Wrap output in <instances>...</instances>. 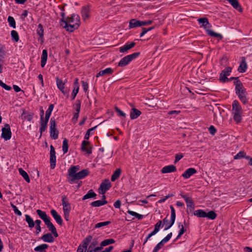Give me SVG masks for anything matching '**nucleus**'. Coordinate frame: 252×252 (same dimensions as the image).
Segmentation results:
<instances>
[{"label":"nucleus","mask_w":252,"mask_h":252,"mask_svg":"<svg viewBox=\"0 0 252 252\" xmlns=\"http://www.w3.org/2000/svg\"><path fill=\"white\" fill-rule=\"evenodd\" d=\"M80 17L78 15L72 14L70 17H67L61 21V26L69 32L78 29L80 25Z\"/></svg>","instance_id":"f257e3e1"},{"label":"nucleus","mask_w":252,"mask_h":252,"mask_svg":"<svg viewBox=\"0 0 252 252\" xmlns=\"http://www.w3.org/2000/svg\"><path fill=\"white\" fill-rule=\"evenodd\" d=\"M234 83L235 85V93L238 95L239 98L244 104L247 103L248 102L247 98L248 94L242 83L240 81H234Z\"/></svg>","instance_id":"f03ea898"},{"label":"nucleus","mask_w":252,"mask_h":252,"mask_svg":"<svg viewBox=\"0 0 252 252\" xmlns=\"http://www.w3.org/2000/svg\"><path fill=\"white\" fill-rule=\"evenodd\" d=\"M197 21L199 24H202L200 27H203L205 30L206 32L209 36L219 38L220 39H221L223 38L221 34L215 32L210 30V28H211L212 26L207 18H199Z\"/></svg>","instance_id":"7ed1b4c3"},{"label":"nucleus","mask_w":252,"mask_h":252,"mask_svg":"<svg viewBox=\"0 0 252 252\" xmlns=\"http://www.w3.org/2000/svg\"><path fill=\"white\" fill-rule=\"evenodd\" d=\"M242 109L239 102L237 100H234L232 104V114L233 118L236 123H240L242 121Z\"/></svg>","instance_id":"20e7f679"},{"label":"nucleus","mask_w":252,"mask_h":252,"mask_svg":"<svg viewBox=\"0 0 252 252\" xmlns=\"http://www.w3.org/2000/svg\"><path fill=\"white\" fill-rule=\"evenodd\" d=\"M140 55L139 52H135L122 58L118 63V66L123 67L127 65L132 60L136 58Z\"/></svg>","instance_id":"39448f33"},{"label":"nucleus","mask_w":252,"mask_h":252,"mask_svg":"<svg viewBox=\"0 0 252 252\" xmlns=\"http://www.w3.org/2000/svg\"><path fill=\"white\" fill-rule=\"evenodd\" d=\"M79 170V166H71V167L68 170V175L67 180L68 182L70 184L74 183V179L75 175L77 174V172Z\"/></svg>","instance_id":"423d86ee"},{"label":"nucleus","mask_w":252,"mask_h":252,"mask_svg":"<svg viewBox=\"0 0 252 252\" xmlns=\"http://www.w3.org/2000/svg\"><path fill=\"white\" fill-rule=\"evenodd\" d=\"M93 237L91 235L87 236L82 242L81 244L78 246L77 252H87V250L89 244L92 240Z\"/></svg>","instance_id":"0eeeda50"},{"label":"nucleus","mask_w":252,"mask_h":252,"mask_svg":"<svg viewBox=\"0 0 252 252\" xmlns=\"http://www.w3.org/2000/svg\"><path fill=\"white\" fill-rule=\"evenodd\" d=\"M50 136L52 139L55 140L58 138L59 131L56 128V124L54 119L51 118L50 122Z\"/></svg>","instance_id":"6e6552de"},{"label":"nucleus","mask_w":252,"mask_h":252,"mask_svg":"<svg viewBox=\"0 0 252 252\" xmlns=\"http://www.w3.org/2000/svg\"><path fill=\"white\" fill-rule=\"evenodd\" d=\"M1 137L5 140H9L11 137L12 133L11 131L10 126L8 124L4 125V127L1 129Z\"/></svg>","instance_id":"1a4fd4ad"},{"label":"nucleus","mask_w":252,"mask_h":252,"mask_svg":"<svg viewBox=\"0 0 252 252\" xmlns=\"http://www.w3.org/2000/svg\"><path fill=\"white\" fill-rule=\"evenodd\" d=\"M111 188V183L109 180L105 179L102 182L98 189L99 192L100 194H104L105 192Z\"/></svg>","instance_id":"9d476101"},{"label":"nucleus","mask_w":252,"mask_h":252,"mask_svg":"<svg viewBox=\"0 0 252 252\" xmlns=\"http://www.w3.org/2000/svg\"><path fill=\"white\" fill-rule=\"evenodd\" d=\"M50 162L51 168L53 169L55 168L56 163V152L53 145H50Z\"/></svg>","instance_id":"9b49d317"},{"label":"nucleus","mask_w":252,"mask_h":252,"mask_svg":"<svg viewBox=\"0 0 252 252\" xmlns=\"http://www.w3.org/2000/svg\"><path fill=\"white\" fill-rule=\"evenodd\" d=\"M56 80L58 88L62 92V93L64 95H66L68 97L69 90L65 89L64 88L65 82H63V81L61 79H59V78L58 77H56Z\"/></svg>","instance_id":"f8f14e48"},{"label":"nucleus","mask_w":252,"mask_h":252,"mask_svg":"<svg viewBox=\"0 0 252 252\" xmlns=\"http://www.w3.org/2000/svg\"><path fill=\"white\" fill-rule=\"evenodd\" d=\"M62 201L64 214H67L69 213L71 210V205L68 201L67 197L63 196Z\"/></svg>","instance_id":"ddd939ff"},{"label":"nucleus","mask_w":252,"mask_h":252,"mask_svg":"<svg viewBox=\"0 0 252 252\" xmlns=\"http://www.w3.org/2000/svg\"><path fill=\"white\" fill-rule=\"evenodd\" d=\"M162 227H163L162 221H158V222L155 225L154 230L146 237V240H148L152 236L156 234L159 231L160 228Z\"/></svg>","instance_id":"4468645a"},{"label":"nucleus","mask_w":252,"mask_h":252,"mask_svg":"<svg viewBox=\"0 0 252 252\" xmlns=\"http://www.w3.org/2000/svg\"><path fill=\"white\" fill-rule=\"evenodd\" d=\"M90 174V171L88 169H83L81 170V171L77 173L76 175H75V177L74 179V183H77L76 182V180H78L80 179H83L85 178L86 176L89 175Z\"/></svg>","instance_id":"2eb2a0df"},{"label":"nucleus","mask_w":252,"mask_h":252,"mask_svg":"<svg viewBox=\"0 0 252 252\" xmlns=\"http://www.w3.org/2000/svg\"><path fill=\"white\" fill-rule=\"evenodd\" d=\"M180 195L182 198H183L185 199L188 208H189L190 209H194V204L193 202L192 199L190 197L183 193H181Z\"/></svg>","instance_id":"dca6fc26"},{"label":"nucleus","mask_w":252,"mask_h":252,"mask_svg":"<svg viewBox=\"0 0 252 252\" xmlns=\"http://www.w3.org/2000/svg\"><path fill=\"white\" fill-rule=\"evenodd\" d=\"M170 209H171V220H170V223L169 225L167 226L166 228H164V230H166L168 229H169L174 223L175 218H176V213H175V210L174 208V207L171 205L170 206Z\"/></svg>","instance_id":"f3484780"},{"label":"nucleus","mask_w":252,"mask_h":252,"mask_svg":"<svg viewBox=\"0 0 252 252\" xmlns=\"http://www.w3.org/2000/svg\"><path fill=\"white\" fill-rule=\"evenodd\" d=\"M45 223L48 228L49 230L50 231L53 233V235L55 237H58V234L57 233L56 228H55L53 224L51 222L50 219L48 220L47 221H46V222H45Z\"/></svg>","instance_id":"a211bd4d"},{"label":"nucleus","mask_w":252,"mask_h":252,"mask_svg":"<svg viewBox=\"0 0 252 252\" xmlns=\"http://www.w3.org/2000/svg\"><path fill=\"white\" fill-rule=\"evenodd\" d=\"M241 59V62L238 67V70L239 72L244 73L247 70V64L245 57H243Z\"/></svg>","instance_id":"6ab92c4d"},{"label":"nucleus","mask_w":252,"mask_h":252,"mask_svg":"<svg viewBox=\"0 0 252 252\" xmlns=\"http://www.w3.org/2000/svg\"><path fill=\"white\" fill-rule=\"evenodd\" d=\"M196 170L195 168H189L187 169L182 174V176L185 179H188L191 176L196 173Z\"/></svg>","instance_id":"aec40b11"},{"label":"nucleus","mask_w":252,"mask_h":252,"mask_svg":"<svg viewBox=\"0 0 252 252\" xmlns=\"http://www.w3.org/2000/svg\"><path fill=\"white\" fill-rule=\"evenodd\" d=\"M135 45V43L131 42L129 43H127L123 46L120 48L119 51L121 53H124L127 52L128 50L130 49Z\"/></svg>","instance_id":"412c9836"},{"label":"nucleus","mask_w":252,"mask_h":252,"mask_svg":"<svg viewBox=\"0 0 252 252\" xmlns=\"http://www.w3.org/2000/svg\"><path fill=\"white\" fill-rule=\"evenodd\" d=\"M89 141L84 140L82 141L81 145V149L83 151L86 152L88 155L92 154V148L91 147H88L89 144Z\"/></svg>","instance_id":"4be33fe9"},{"label":"nucleus","mask_w":252,"mask_h":252,"mask_svg":"<svg viewBox=\"0 0 252 252\" xmlns=\"http://www.w3.org/2000/svg\"><path fill=\"white\" fill-rule=\"evenodd\" d=\"M90 7L88 5L83 6L81 10L82 17L84 20H86L90 17Z\"/></svg>","instance_id":"5701e85b"},{"label":"nucleus","mask_w":252,"mask_h":252,"mask_svg":"<svg viewBox=\"0 0 252 252\" xmlns=\"http://www.w3.org/2000/svg\"><path fill=\"white\" fill-rule=\"evenodd\" d=\"M51 214L57 222L61 225H62L63 220L61 217L58 214L57 211L54 209H52L51 210Z\"/></svg>","instance_id":"b1692460"},{"label":"nucleus","mask_w":252,"mask_h":252,"mask_svg":"<svg viewBox=\"0 0 252 252\" xmlns=\"http://www.w3.org/2000/svg\"><path fill=\"white\" fill-rule=\"evenodd\" d=\"M176 171V166L174 165H169L163 167L161 170L162 173L174 172Z\"/></svg>","instance_id":"393cba45"},{"label":"nucleus","mask_w":252,"mask_h":252,"mask_svg":"<svg viewBox=\"0 0 252 252\" xmlns=\"http://www.w3.org/2000/svg\"><path fill=\"white\" fill-rule=\"evenodd\" d=\"M141 114V112L140 110L133 107L131 109L130 113V117L131 120L136 119Z\"/></svg>","instance_id":"a878e982"},{"label":"nucleus","mask_w":252,"mask_h":252,"mask_svg":"<svg viewBox=\"0 0 252 252\" xmlns=\"http://www.w3.org/2000/svg\"><path fill=\"white\" fill-rule=\"evenodd\" d=\"M41 238L44 242H45L53 243L54 241V238L53 236L50 233H48L43 235Z\"/></svg>","instance_id":"bb28decb"},{"label":"nucleus","mask_w":252,"mask_h":252,"mask_svg":"<svg viewBox=\"0 0 252 252\" xmlns=\"http://www.w3.org/2000/svg\"><path fill=\"white\" fill-rule=\"evenodd\" d=\"M36 213L45 223L50 220V218L47 215L45 212H43L41 210L37 209L36 210Z\"/></svg>","instance_id":"cd10ccee"},{"label":"nucleus","mask_w":252,"mask_h":252,"mask_svg":"<svg viewBox=\"0 0 252 252\" xmlns=\"http://www.w3.org/2000/svg\"><path fill=\"white\" fill-rule=\"evenodd\" d=\"M113 69L110 67L107 68L104 70L100 71L96 75V77L103 76L105 74H112L113 73Z\"/></svg>","instance_id":"c85d7f7f"},{"label":"nucleus","mask_w":252,"mask_h":252,"mask_svg":"<svg viewBox=\"0 0 252 252\" xmlns=\"http://www.w3.org/2000/svg\"><path fill=\"white\" fill-rule=\"evenodd\" d=\"M228 1L232 7L238 10L239 11H242V8L240 4L239 3L238 0H226Z\"/></svg>","instance_id":"c756f323"},{"label":"nucleus","mask_w":252,"mask_h":252,"mask_svg":"<svg viewBox=\"0 0 252 252\" xmlns=\"http://www.w3.org/2000/svg\"><path fill=\"white\" fill-rule=\"evenodd\" d=\"M47 51L44 49L42 51V54L41 58V66L42 67H44L47 62Z\"/></svg>","instance_id":"7c9ffc66"},{"label":"nucleus","mask_w":252,"mask_h":252,"mask_svg":"<svg viewBox=\"0 0 252 252\" xmlns=\"http://www.w3.org/2000/svg\"><path fill=\"white\" fill-rule=\"evenodd\" d=\"M141 21L137 20L135 19H133L130 20L129 27L130 28H134L137 27L141 26Z\"/></svg>","instance_id":"2f4dec72"},{"label":"nucleus","mask_w":252,"mask_h":252,"mask_svg":"<svg viewBox=\"0 0 252 252\" xmlns=\"http://www.w3.org/2000/svg\"><path fill=\"white\" fill-rule=\"evenodd\" d=\"M48 120H46V119H40V129H39V130H40V132L41 133V135L42 134V132H44L46 127H47V123L48 122Z\"/></svg>","instance_id":"473e14b6"},{"label":"nucleus","mask_w":252,"mask_h":252,"mask_svg":"<svg viewBox=\"0 0 252 252\" xmlns=\"http://www.w3.org/2000/svg\"><path fill=\"white\" fill-rule=\"evenodd\" d=\"M122 170L120 168L117 169L111 176V180L112 182L115 181L120 177Z\"/></svg>","instance_id":"72a5a7b5"},{"label":"nucleus","mask_w":252,"mask_h":252,"mask_svg":"<svg viewBox=\"0 0 252 252\" xmlns=\"http://www.w3.org/2000/svg\"><path fill=\"white\" fill-rule=\"evenodd\" d=\"M96 196V193L93 189H90L88 191L87 193L85 194L82 198V200H84L90 198H94Z\"/></svg>","instance_id":"f704fd0d"},{"label":"nucleus","mask_w":252,"mask_h":252,"mask_svg":"<svg viewBox=\"0 0 252 252\" xmlns=\"http://www.w3.org/2000/svg\"><path fill=\"white\" fill-rule=\"evenodd\" d=\"M48 247V245L46 244H43L40 245L36 247H35L34 250L35 252H46V249Z\"/></svg>","instance_id":"c9c22d12"},{"label":"nucleus","mask_w":252,"mask_h":252,"mask_svg":"<svg viewBox=\"0 0 252 252\" xmlns=\"http://www.w3.org/2000/svg\"><path fill=\"white\" fill-rule=\"evenodd\" d=\"M107 203V201L106 200H96L92 202L91 204V206L93 207H99Z\"/></svg>","instance_id":"e433bc0d"},{"label":"nucleus","mask_w":252,"mask_h":252,"mask_svg":"<svg viewBox=\"0 0 252 252\" xmlns=\"http://www.w3.org/2000/svg\"><path fill=\"white\" fill-rule=\"evenodd\" d=\"M25 220L28 223L30 228H32L34 226L35 223L33 219L29 215H25Z\"/></svg>","instance_id":"4c0bfd02"},{"label":"nucleus","mask_w":252,"mask_h":252,"mask_svg":"<svg viewBox=\"0 0 252 252\" xmlns=\"http://www.w3.org/2000/svg\"><path fill=\"white\" fill-rule=\"evenodd\" d=\"M19 172L20 175L24 178L26 182H30V179L28 173L24 171L22 168L19 169Z\"/></svg>","instance_id":"58836bf2"},{"label":"nucleus","mask_w":252,"mask_h":252,"mask_svg":"<svg viewBox=\"0 0 252 252\" xmlns=\"http://www.w3.org/2000/svg\"><path fill=\"white\" fill-rule=\"evenodd\" d=\"M194 215L200 218H205L206 217V213L203 210H197L194 211Z\"/></svg>","instance_id":"ea45409f"},{"label":"nucleus","mask_w":252,"mask_h":252,"mask_svg":"<svg viewBox=\"0 0 252 252\" xmlns=\"http://www.w3.org/2000/svg\"><path fill=\"white\" fill-rule=\"evenodd\" d=\"M37 34L39 36L40 38L42 40L44 35V30L43 26L41 24L38 25V29L36 31Z\"/></svg>","instance_id":"a19ab883"},{"label":"nucleus","mask_w":252,"mask_h":252,"mask_svg":"<svg viewBox=\"0 0 252 252\" xmlns=\"http://www.w3.org/2000/svg\"><path fill=\"white\" fill-rule=\"evenodd\" d=\"M53 108H54V104H50L49 105L48 109L46 111L45 117V119L49 120Z\"/></svg>","instance_id":"79ce46f5"},{"label":"nucleus","mask_w":252,"mask_h":252,"mask_svg":"<svg viewBox=\"0 0 252 252\" xmlns=\"http://www.w3.org/2000/svg\"><path fill=\"white\" fill-rule=\"evenodd\" d=\"M115 242V240L113 239H105L101 242L100 245L105 247L109 244H114Z\"/></svg>","instance_id":"37998d69"},{"label":"nucleus","mask_w":252,"mask_h":252,"mask_svg":"<svg viewBox=\"0 0 252 252\" xmlns=\"http://www.w3.org/2000/svg\"><path fill=\"white\" fill-rule=\"evenodd\" d=\"M98 244V242L96 240H94L90 244L88 249L87 250V252H93L94 248Z\"/></svg>","instance_id":"c03bdc74"},{"label":"nucleus","mask_w":252,"mask_h":252,"mask_svg":"<svg viewBox=\"0 0 252 252\" xmlns=\"http://www.w3.org/2000/svg\"><path fill=\"white\" fill-rule=\"evenodd\" d=\"M62 148H63V153L64 154L66 153L68 151V141L66 138L64 139V140L63 141Z\"/></svg>","instance_id":"a18cd8bd"},{"label":"nucleus","mask_w":252,"mask_h":252,"mask_svg":"<svg viewBox=\"0 0 252 252\" xmlns=\"http://www.w3.org/2000/svg\"><path fill=\"white\" fill-rule=\"evenodd\" d=\"M110 223H111L110 221H106L98 222L95 225L94 228H100L101 227L106 226Z\"/></svg>","instance_id":"49530a36"},{"label":"nucleus","mask_w":252,"mask_h":252,"mask_svg":"<svg viewBox=\"0 0 252 252\" xmlns=\"http://www.w3.org/2000/svg\"><path fill=\"white\" fill-rule=\"evenodd\" d=\"M7 21L9 25L11 27H12L14 29L16 28V23L13 17L11 16H8Z\"/></svg>","instance_id":"de8ad7c7"},{"label":"nucleus","mask_w":252,"mask_h":252,"mask_svg":"<svg viewBox=\"0 0 252 252\" xmlns=\"http://www.w3.org/2000/svg\"><path fill=\"white\" fill-rule=\"evenodd\" d=\"M11 35L12 39L16 42H18L19 40V36L18 32L14 30H13L11 32Z\"/></svg>","instance_id":"09e8293b"},{"label":"nucleus","mask_w":252,"mask_h":252,"mask_svg":"<svg viewBox=\"0 0 252 252\" xmlns=\"http://www.w3.org/2000/svg\"><path fill=\"white\" fill-rule=\"evenodd\" d=\"M206 217L211 220H215L217 217L216 213L213 211H210L208 213H206Z\"/></svg>","instance_id":"8fccbe9b"},{"label":"nucleus","mask_w":252,"mask_h":252,"mask_svg":"<svg viewBox=\"0 0 252 252\" xmlns=\"http://www.w3.org/2000/svg\"><path fill=\"white\" fill-rule=\"evenodd\" d=\"M178 226L179 227H181V229L177 237V239L180 238L186 231V229L184 228L183 224L181 223H178Z\"/></svg>","instance_id":"3c124183"},{"label":"nucleus","mask_w":252,"mask_h":252,"mask_svg":"<svg viewBox=\"0 0 252 252\" xmlns=\"http://www.w3.org/2000/svg\"><path fill=\"white\" fill-rule=\"evenodd\" d=\"M96 127L97 126H95L92 128L88 129L85 135L84 139L86 140H88L89 138L90 134H91V132L93 131L94 129H95Z\"/></svg>","instance_id":"603ef678"},{"label":"nucleus","mask_w":252,"mask_h":252,"mask_svg":"<svg viewBox=\"0 0 252 252\" xmlns=\"http://www.w3.org/2000/svg\"><path fill=\"white\" fill-rule=\"evenodd\" d=\"M245 154L246 153L244 151H241L234 156V158L235 159H237L244 158V157H245Z\"/></svg>","instance_id":"864d4df0"},{"label":"nucleus","mask_w":252,"mask_h":252,"mask_svg":"<svg viewBox=\"0 0 252 252\" xmlns=\"http://www.w3.org/2000/svg\"><path fill=\"white\" fill-rule=\"evenodd\" d=\"M231 68L230 67H227L225 68L224 70H223L221 73L224 74V76H229L230 75V72H231Z\"/></svg>","instance_id":"5fc2aeb1"},{"label":"nucleus","mask_w":252,"mask_h":252,"mask_svg":"<svg viewBox=\"0 0 252 252\" xmlns=\"http://www.w3.org/2000/svg\"><path fill=\"white\" fill-rule=\"evenodd\" d=\"M164 244L162 243V241H160L159 243H158L157 246L154 249L153 252H158L159 249H160L164 245Z\"/></svg>","instance_id":"6e6d98bb"},{"label":"nucleus","mask_w":252,"mask_h":252,"mask_svg":"<svg viewBox=\"0 0 252 252\" xmlns=\"http://www.w3.org/2000/svg\"><path fill=\"white\" fill-rule=\"evenodd\" d=\"M11 207L12 208L14 212V213L18 216H21L22 215V213L21 212V211H20L18 208H17V207L14 205L12 203H11Z\"/></svg>","instance_id":"4d7b16f0"},{"label":"nucleus","mask_w":252,"mask_h":252,"mask_svg":"<svg viewBox=\"0 0 252 252\" xmlns=\"http://www.w3.org/2000/svg\"><path fill=\"white\" fill-rule=\"evenodd\" d=\"M220 80L223 83L229 81V79L227 77V76H224V74L222 73L220 74Z\"/></svg>","instance_id":"13d9d810"},{"label":"nucleus","mask_w":252,"mask_h":252,"mask_svg":"<svg viewBox=\"0 0 252 252\" xmlns=\"http://www.w3.org/2000/svg\"><path fill=\"white\" fill-rule=\"evenodd\" d=\"M74 106H75V108L76 109V111L78 113H79L80 111V108H81L80 100H77Z\"/></svg>","instance_id":"bf43d9fd"},{"label":"nucleus","mask_w":252,"mask_h":252,"mask_svg":"<svg viewBox=\"0 0 252 252\" xmlns=\"http://www.w3.org/2000/svg\"><path fill=\"white\" fill-rule=\"evenodd\" d=\"M0 86L2 87L5 90L7 91H10L11 90V87L7 85L4 83L1 80H0Z\"/></svg>","instance_id":"052dcab7"},{"label":"nucleus","mask_w":252,"mask_h":252,"mask_svg":"<svg viewBox=\"0 0 252 252\" xmlns=\"http://www.w3.org/2000/svg\"><path fill=\"white\" fill-rule=\"evenodd\" d=\"M172 235V232H170L169 234H168L164 239H163L161 241H162V243L163 244H165V243L167 242L171 238Z\"/></svg>","instance_id":"680f3d73"},{"label":"nucleus","mask_w":252,"mask_h":252,"mask_svg":"<svg viewBox=\"0 0 252 252\" xmlns=\"http://www.w3.org/2000/svg\"><path fill=\"white\" fill-rule=\"evenodd\" d=\"M115 110L116 112L119 114V116L125 117H126V114L123 112L122 110H121L119 108L117 107H115Z\"/></svg>","instance_id":"e2e57ef3"},{"label":"nucleus","mask_w":252,"mask_h":252,"mask_svg":"<svg viewBox=\"0 0 252 252\" xmlns=\"http://www.w3.org/2000/svg\"><path fill=\"white\" fill-rule=\"evenodd\" d=\"M173 196V194H168L166 196H165L164 198L160 199L158 200V202L159 203H161L162 202H164L166 200H167L169 197H172Z\"/></svg>","instance_id":"0e129e2a"},{"label":"nucleus","mask_w":252,"mask_h":252,"mask_svg":"<svg viewBox=\"0 0 252 252\" xmlns=\"http://www.w3.org/2000/svg\"><path fill=\"white\" fill-rule=\"evenodd\" d=\"M183 158V155L182 153H179L176 155L175 156V162H178L182 158Z\"/></svg>","instance_id":"69168bd1"},{"label":"nucleus","mask_w":252,"mask_h":252,"mask_svg":"<svg viewBox=\"0 0 252 252\" xmlns=\"http://www.w3.org/2000/svg\"><path fill=\"white\" fill-rule=\"evenodd\" d=\"M209 131L211 134L214 135L216 132L217 130L213 126H211L209 127Z\"/></svg>","instance_id":"338daca9"},{"label":"nucleus","mask_w":252,"mask_h":252,"mask_svg":"<svg viewBox=\"0 0 252 252\" xmlns=\"http://www.w3.org/2000/svg\"><path fill=\"white\" fill-rule=\"evenodd\" d=\"M83 90L85 92H86L88 89V84L84 81H81Z\"/></svg>","instance_id":"774afa93"}]
</instances>
